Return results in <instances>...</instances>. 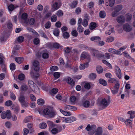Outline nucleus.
Instances as JSON below:
<instances>
[{
	"label": "nucleus",
	"instance_id": "nucleus-30",
	"mask_svg": "<svg viewBox=\"0 0 135 135\" xmlns=\"http://www.w3.org/2000/svg\"><path fill=\"white\" fill-rule=\"evenodd\" d=\"M96 27V23H95L91 22L90 24L89 28L91 30H92L95 28Z\"/></svg>",
	"mask_w": 135,
	"mask_h": 135
},
{
	"label": "nucleus",
	"instance_id": "nucleus-23",
	"mask_svg": "<svg viewBox=\"0 0 135 135\" xmlns=\"http://www.w3.org/2000/svg\"><path fill=\"white\" fill-rule=\"evenodd\" d=\"M33 126V124L32 123H29L27 124V127L29 128L30 131H31L30 133L34 132L33 129L32 128Z\"/></svg>",
	"mask_w": 135,
	"mask_h": 135
},
{
	"label": "nucleus",
	"instance_id": "nucleus-18",
	"mask_svg": "<svg viewBox=\"0 0 135 135\" xmlns=\"http://www.w3.org/2000/svg\"><path fill=\"white\" fill-rule=\"evenodd\" d=\"M24 60V58L23 57H16L15 58V60L18 63L20 64Z\"/></svg>",
	"mask_w": 135,
	"mask_h": 135
},
{
	"label": "nucleus",
	"instance_id": "nucleus-11",
	"mask_svg": "<svg viewBox=\"0 0 135 135\" xmlns=\"http://www.w3.org/2000/svg\"><path fill=\"white\" fill-rule=\"evenodd\" d=\"M88 16L87 15L85 16V18L86 19H84L83 20V22H82V25L84 27H86L88 25V21L87 20H89L88 18Z\"/></svg>",
	"mask_w": 135,
	"mask_h": 135
},
{
	"label": "nucleus",
	"instance_id": "nucleus-24",
	"mask_svg": "<svg viewBox=\"0 0 135 135\" xmlns=\"http://www.w3.org/2000/svg\"><path fill=\"white\" fill-rule=\"evenodd\" d=\"M91 40L93 41H98L100 40V38L99 36H94L90 38Z\"/></svg>",
	"mask_w": 135,
	"mask_h": 135
},
{
	"label": "nucleus",
	"instance_id": "nucleus-33",
	"mask_svg": "<svg viewBox=\"0 0 135 135\" xmlns=\"http://www.w3.org/2000/svg\"><path fill=\"white\" fill-rule=\"evenodd\" d=\"M59 30L57 28L55 29L53 32L54 34L56 36H58L59 35Z\"/></svg>",
	"mask_w": 135,
	"mask_h": 135
},
{
	"label": "nucleus",
	"instance_id": "nucleus-3",
	"mask_svg": "<svg viewBox=\"0 0 135 135\" xmlns=\"http://www.w3.org/2000/svg\"><path fill=\"white\" fill-rule=\"evenodd\" d=\"M123 30L126 32H130L132 30V27L128 23L124 24L123 26Z\"/></svg>",
	"mask_w": 135,
	"mask_h": 135
},
{
	"label": "nucleus",
	"instance_id": "nucleus-61",
	"mask_svg": "<svg viewBox=\"0 0 135 135\" xmlns=\"http://www.w3.org/2000/svg\"><path fill=\"white\" fill-rule=\"evenodd\" d=\"M63 14V13L61 10H59L57 12L56 15L59 17L62 16Z\"/></svg>",
	"mask_w": 135,
	"mask_h": 135
},
{
	"label": "nucleus",
	"instance_id": "nucleus-63",
	"mask_svg": "<svg viewBox=\"0 0 135 135\" xmlns=\"http://www.w3.org/2000/svg\"><path fill=\"white\" fill-rule=\"evenodd\" d=\"M39 39L38 38H35L33 40L34 43L35 45H38L39 44Z\"/></svg>",
	"mask_w": 135,
	"mask_h": 135
},
{
	"label": "nucleus",
	"instance_id": "nucleus-19",
	"mask_svg": "<svg viewBox=\"0 0 135 135\" xmlns=\"http://www.w3.org/2000/svg\"><path fill=\"white\" fill-rule=\"evenodd\" d=\"M89 56L88 54L85 52H83L81 55V58L82 60H83L87 57Z\"/></svg>",
	"mask_w": 135,
	"mask_h": 135
},
{
	"label": "nucleus",
	"instance_id": "nucleus-25",
	"mask_svg": "<svg viewBox=\"0 0 135 135\" xmlns=\"http://www.w3.org/2000/svg\"><path fill=\"white\" fill-rule=\"evenodd\" d=\"M24 39V38L22 36H19L18 38L17 41H15L14 42V44L17 43V42H18L19 43H21L23 42Z\"/></svg>",
	"mask_w": 135,
	"mask_h": 135
},
{
	"label": "nucleus",
	"instance_id": "nucleus-5",
	"mask_svg": "<svg viewBox=\"0 0 135 135\" xmlns=\"http://www.w3.org/2000/svg\"><path fill=\"white\" fill-rule=\"evenodd\" d=\"M115 69L117 76L119 79H121L122 78L121 71L119 67L117 65L115 66Z\"/></svg>",
	"mask_w": 135,
	"mask_h": 135
},
{
	"label": "nucleus",
	"instance_id": "nucleus-36",
	"mask_svg": "<svg viewBox=\"0 0 135 135\" xmlns=\"http://www.w3.org/2000/svg\"><path fill=\"white\" fill-rule=\"evenodd\" d=\"M29 85L30 88L32 87H34L36 84L32 80H29L28 81Z\"/></svg>",
	"mask_w": 135,
	"mask_h": 135
},
{
	"label": "nucleus",
	"instance_id": "nucleus-48",
	"mask_svg": "<svg viewBox=\"0 0 135 135\" xmlns=\"http://www.w3.org/2000/svg\"><path fill=\"white\" fill-rule=\"evenodd\" d=\"M30 98L31 100L33 101H35L36 100V98L35 96L32 94L30 95Z\"/></svg>",
	"mask_w": 135,
	"mask_h": 135
},
{
	"label": "nucleus",
	"instance_id": "nucleus-62",
	"mask_svg": "<svg viewBox=\"0 0 135 135\" xmlns=\"http://www.w3.org/2000/svg\"><path fill=\"white\" fill-rule=\"evenodd\" d=\"M81 12V9L80 7L77 8L75 11V12L77 15H78Z\"/></svg>",
	"mask_w": 135,
	"mask_h": 135
},
{
	"label": "nucleus",
	"instance_id": "nucleus-64",
	"mask_svg": "<svg viewBox=\"0 0 135 135\" xmlns=\"http://www.w3.org/2000/svg\"><path fill=\"white\" fill-rule=\"evenodd\" d=\"M71 34L74 37H76L78 35V32L75 30H73L71 32Z\"/></svg>",
	"mask_w": 135,
	"mask_h": 135
},
{
	"label": "nucleus",
	"instance_id": "nucleus-29",
	"mask_svg": "<svg viewBox=\"0 0 135 135\" xmlns=\"http://www.w3.org/2000/svg\"><path fill=\"white\" fill-rule=\"evenodd\" d=\"M37 104L40 105H43L44 104L45 101L42 99H40L37 100Z\"/></svg>",
	"mask_w": 135,
	"mask_h": 135
},
{
	"label": "nucleus",
	"instance_id": "nucleus-56",
	"mask_svg": "<svg viewBox=\"0 0 135 135\" xmlns=\"http://www.w3.org/2000/svg\"><path fill=\"white\" fill-rule=\"evenodd\" d=\"M90 105V103L88 101H85L83 103L84 106L85 107H88Z\"/></svg>",
	"mask_w": 135,
	"mask_h": 135
},
{
	"label": "nucleus",
	"instance_id": "nucleus-43",
	"mask_svg": "<svg viewBox=\"0 0 135 135\" xmlns=\"http://www.w3.org/2000/svg\"><path fill=\"white\" fill-rule=\"evenodd\" d=\"M12 101L9 100L7 101L5 103V105L7 107L9 106L12 105Z\"/></svg>",
	"mask_w": 135,
	"mask_h": 135
},
{
	"label": "nucleus",
	"instance_id": "nucleus-32",
	"mask_svg": "<svg viewBox=\"0 0 135 135\" xmlns=\"http://www.w3.org/2000/svg\"><path fill=\"white\" fill-rule=\"evenodd\" d=\"M106 14L104 11H101L99 13V16L102 18H104L106 16Z\"/></svg>",
	"mask_w": 135,
	"mask_h": 135
},
{
	"label": "nucleus",
	"instance_id": "nucleus-12",
	"mask_svg": "<svg viewBox=\"0 0 135 135\" xmlns=\"http://www.w3.org/2000/svg\"><path fill=\"white\" fill-rule=\"evenodd\" d=\"M132 121L129 119H127L125 122V123L126 125L129 127L132 128Z\"/></svg>",
	"mask_w": 135,
	"mask_h": 135
},
{
	"label": "nucleus",
	"instance_id": "nucleus-46",
	"mask_svg": "<svg viewBox=\"0 0 135 135\" xmlns=\"http://www.w3.org/2000/svg\"><path fill=\"white\" fill-rule=\"evenodd\" d=\"M25 78V75L22 74H19L18 76V79L20 80H22L24 79Z\"/></svg>",
	"mask_w": 135,
	"mask_h": 135
},
{
	"label": "nucleus",
	"instance_id": "nucleus-22",
	"mask_svg": "<svg viewBox=\"0 0 135 135\" xmlns=\"http://www.w3.org/2000/svg\"><path fill=\"white\" fill-rule=\"evenodd\" d=\"M21 90L26 91L28 89V86L25 84L22 85L20 87Z\"/></svg>",
	"mask_w": 135,
	"mask_h": 135
},
{
	"label": "nucleus",
	"instance_id": "nucleus-49",
	"mask_svg": "<svg viewBox=\"0 0 135 135\" xmlns=\"http://www.w3.org/2000/svg\"><path fill=\"white\" fill-rule=\"evenodd\" d=\"M42 56L43 58L46 59L49 57V55L47 53L44 52L42 54Z\"/></svg>",
	"mask_w": 135,
	"mask_h": 135
},
{
	"label": "nucleus",
	"instance_id": "nucleus-47",
	"mask_svg": "<svg viewBox=\"0 0 135 135\" xmlns=\"http://www.w3.org/2000/svg\"><path fill=\"white\" fill-rule=\"evenodd\" d=\"M78 4V2L76 1H73L71 6V7L72 8H75Z\"/></svg>",
	"mask_w": 135,
	"mask_h": 135
},
{
	"label": "nucleus",
	"instance_id": "nucleus-44",
	"mask_svg": "<svg viewBox=\"0 0 135 135\" xmlns=\"http://www.w3.org/2000/svg\"><path fill=\"white\" fill-rule=\"evenodd\" d=\"M84 28L81 25H78L77 28V30L79 32H82L83 31Z\"/></svg>",
	"mask_w": 135,
	"mask_h": 135
},
{
	"label": "nucleus",
	"instance_id": "nucleus-2",
	"mask_svg": "<svg viewBox=\"0 0 135 135\" xmlns=\"http://www.w3.org/2000/svg\"><path fill=\"white\" fill-rule=\"evenodd\" d=\"M25 96L21 94L18 98V100L22 107H26L28 106V104L27 102L25 101Z\"/></svg>",
	"mask_w": 135,
	"mask_h": 135
},
{
	"label": "nucleus",
	"instance_id": "nucleus-35",
	"mask_svg": "<svg viewBox=\"0 0 135 135\" xmlns=\"http://www.w3.org/2000/svg\"><path fill=\"white\" fill-rule=\"evenodd\" d=\"M47 125L49 127V128H52L54 127L55 126L54 124L52 122L50 121H47Z\"/></svg>",
	"mask_w": 135,
	"mask_h": 135
},
{
	"label": "nucleus",
	"instance_id": "nucleus-14",
	"mask_svg": "<svg viewBox=\"0 0 135 135\" xmlns=\"http://www.w3.org/2000/svg\"><path fill=\"white\" fill-rule=\"evenodd\" d=\"M67 123H70L76 120V118L75 117H71L67 118Z\"/></svg>",
	"mask_w": 135,
	"mask_h": 135
},
{
	"label": "nucleus",
	"instance_id": "nucleus-7",
	"mask_svg": "<svg viewBox=\"0 0 135 135\" xmlns=\"http://www.w3.org/2000/svg\"><path fill=\"white\" fill-rule=\"evenodd\" d=\"M52 8L53 9L54 11L57 10L59 9L60 7V5L57 2H54L52 4Z\"/></svg>",
	"mask_w": 135,
	"mask_h": 135
},
{
	"label": "nucleus",
	"instance_id": "nucleus-50",
	"mask_svg": "<svg viewBox=\"0 0 135 135\" xmlns=\"http://www.w3.org/2000/svg\"><path fill=\"white\" fill-rule=\"evenodd\" d=\"M116 51V50L113 48H110L108 50L109 52L114 54L115 53Z\"/></svg>",
	"mask_w": 135,
	"mask_h": 135
},
{
	"label": "nucleus",
	"instance_id": "nucleus-8",
	"mask_svg": "<svg viewBox=\"0 0 135 135\" xmlns=\"http://www.w3.org/2000/svg\"><path fill=\"white\" fill-rule=\"evenodd\" d=\"M97 127L95 125H93L91 126V129L90 131L89 132L88 134L89 135L93 134L95 132Z\"/></svg>",
	"mask_w": 135,
	"mask_h": 135
},
{
	"label": "nucleus",
	"instance_id": "nucleus-57",
	"mask_svg": "<svg viewBox=\"0 0 135 135\" xmlns=\"http://www.w3.org/2000/svg\"><path fill=\"white\" fill-rule=\"evenodd\" d=\"M116 81V80L113 78H111L109 79L108 80V82L109 83H114Z\"/></svg>",
	"mask_w": 135,
	"mask_h": 135
},
{
	"label": "nucleus",
	"instance_id": "nucleus-41",
	"mask_svg": "<svg viewBox=\"0 0 135 135\" xmlns=\"http://www.w3.org/2000/svg\"><path fill=\"white\" fill-rule=\"evenodd\" d=\"M15 8V6L13 4H10L8 7L9 11L11 12Z\"/></svg>",
	"mask_w": 135,
	"mask_h": 135
},
{
	"label": "nucleus",
	"instance_id": "nucleus-31",
	"mask_svg": "<svg viewBox=\"0 0 135 135\" xmlns=\"http://www.w3.org/2000/svg\"><path fill=\"white\" fill-rule=\"evenodd\" d=\"M97 75L95 74L92 73L89 75V78L91 80H93L95 79Z\"/></svg>",
	"mask_w": 135,
	"mask_h": 135
},
{
	"label": "nucleus",
	"instance_id": "nucleus-51",
	"mask_svg": "<svg viewBox=\"0 0 135 135\" xmlns=\"http://www.w3.org/2000/svg\"><path fill=\"white\" fill-rule=\"evenodd\" d=\"M44 113L45 115H48L50 112V110L48 108H46L44 110Z\"/></svg>",
	"mask_w": 135,
	"mask_h": 135
},
{
	"label": "nucleus",
	"instance_id": "nucleus-9",
	"mask_svg": "<svg viewBox=\"0 0 135 135\" xmlns=\"http://www.w3.org/2000/svg\"><path fill=\"white\" fill-rule=\"evenodd\" d=\"M65 108L66 109L73 111L77 109V108L75 107L67 105H65Z\"/></svg>",
	"mask_w": 135,
	"mask_h": 135
},
{
	"label": "nucleus",
	"instance_id": "nucleus-42",
	"mask_svg": "<svg viewBox=\"0 0 135 135\" xmlns=\"http://www.w3.org/2000/svg\"><path fill=\"white\" fill-rule=\"evenodd\" d=\"M32 118V116H31L27 117L24 120V122L25 123H27L29 122L31 119Z\"/></svg>",
	"mask_w": 135,
	"mask_h": 135
},
{
	"label": "nucleus",
	"instance_id": "nucleus-38",
	"mask_svg": "<svg viewBox=\"0 0 135 135\" xmlns=\"http://www.w3.org/2000/svg\"><path fill=\"white\" fill-rule=\"evenodd\" d=\"M63 36L65 39H67L69 37V33L67 32H64L63 33Z\"/></svg>",
	"mask_w": 135,
	"mask_h": 135
},
{
	"label": "nucleus",
	"instance_id": "nucleus-28",
	"mask_svg": "<svg viewBox=\"0 0 135 135\" xmlns=\"http://www.w3.org/2000/svg\"><path fill=\"white\" fill-rule=\"evenodd\" d=\"M39 127L41 129H44L46 128L47 125L45 123H42L40 124Z\"/></svg>",
	"mask_w": 135,
	"mask_h": 135
},
{
	"label": "nucleus",
	"instance_id": "nucleus-1",
	"mask_svg": "<svg viewBox=\"0 0 135 135\" xmlns=\"http://www.w3.org/2000/svg\"><path fill=\"white\" fill-rule=\"evenodd\" d=\"M39 62L37 60H35L32 62V70L30 72V75L32 78H36L37 76L36 74H37L35 71H38L39 69Z\"/></svg>",
	"mask_w": 135,
	"mask_h": 135
},
{
	"label": "nucleus",
	"instance_id": "nucleus-21",
	"mask_svg": "<svg viewBox=\"0 0 135 135\" xmlns=\"http://www.w3.org/2000/svg\"><path fill=\"white\" fill-rule=\"evenodd\" d=\"M123 8L122 5H118L116 6L114 8V10L116 11L117 12H119Z\"/></svg>",
	"mask_w": 135,
	"mask_h": 135
},
{
	"label": "nucleus",
	"instance_id": "nucleus-54",
	"mask_svg": "<svg viewBox=\"0 0 135 135\" xmlns=\"http://www.w3.org/2000/svg\"><path fill=\"white\" fill-rule=\"evenodd\" d=\"M84 87L85 89L89 90L90 88V84L88 83H86L84 84Z\"/></svg>",
	"mask_w": 135,
	"mask_h": 135
},
{
	"label": "nucleus",
	"instance_id": "nucleus-20",
	"mask_svg": "<svg viewBox=\"0 0 135 135\" xmlns=\"http://www.w3.org/2000/svg\"><path fill=\"white\" fill-rule=\"evenodd\" d=\"M89 66V64L88 62H86L83 65L82 64H80V68L81 70H84L85 68H87Z\"/></svg>",
	"mask_w": 135,
	"mask_h": 135
},
{
	"label": "nucleus",
	"instance_id": "nucleus-4",
	"mask_svg": "<svg viewBox=\"0 0 135 135\" xmlns=\"http://www.w3.org/2000/svg\"><path fill=\"white\" fill-rule=\"evenodd\" d=\"M110 102V98H108L107 101L105 99H103L101 101L100 105L104 108H105L108 106Z\"/></svg>",
	"mask_w": 135,
	"mask_h": 135
},
{
	"label": "nucleus",
	"instance_id": "nucleus-15",
	"mask_svg": "<svg viewBox=\"0 0 135 135\" xmlns=\"http://www.w3.org/2000/svg\"><path fill=\"white\" fill-rule=\"evenodd\" d=\"M95 53H97L96 57L98 58L103 57L104 56V55L103 54L99 51H95L94 53L95 54Z\"/></svg>",
	"mask_w": 135,
	"mask_h": 135
},
{
	"label": "nucleus",
	"instance_id": "nucleus-60",
	"mask_svg": "<svg viewBox=\"0 0 135 135\" xmlns=\"http://www.w3.org/2000/svg\"><path fill=\"white\" fill-rule=\"evenodd\" d=\"M114 32V28H112L110 30H109L108 31L105 32V34H107L108 35H110L111 33Z\"/></svg>",
	"mask_w": 135,
	"mask_h": 135
},
{
	"label": "nucleus",
	"instance_id": "nucleus-39",
	"mask_svg": "<svg viewBox=\"0 0 135 135\" xmlns=\"http://www.w3.org/2000/svg\"><path fill=\"white\" fill-rule=\"evenodd\" d=\"M114 38L113 37L109 36L106 39V41L108 42H111L114 41Z\"/></svg>",
	"mask_w": 135,
	"mask_h": 135
},
{
	"label": "nucleus",
	"instance_id": "nucleus-10",
	"mask_svg": "<svg viewBox=\"0 0 135 135\" xmlns=\"http://www.w3.org/2000/svg\"><path fill=\"white\" fill-rule=\"evenodd\" d=\"M117 20L119 23H123L125 21L124 18L122 16L118 17L117 18Z\"/></svg>",
	"mask_w": 135,
	"mask_h": 135
},
{
	"label": "nucleus",
	"instance_id": "nucleus-6",
	"mask_svg": "<svg viewBox=\"0 0 135 135\" xmlns=\"http://www.w3.org/2000/svg\"><path fill=\"white\" fill-rule=\"evenodd\" d=\"M27 16V14L25 13H23L21 16L22 19L24 20V22L26 23H28V22Z\"/></svg>",
	"mask_w": 135,
	"mask_h": 135
},
{
	"label": "nucleus",
	"instance_id": "nucleus-53",
	"mask_svg": "<svg viewBox=\"0 0 135 135\" xmlns=\"http://www.w3.org/2000/svg\"><path fill=\"white\" fill-rule=\"evenodd\" d=\"M10 69L12 70H13L15 69V64L13 63H11L10 65Z\"/></svg>",
	"mask_w": 135,
	"mask_h": 135
},
{
	"label": "nucleus",
	"instance_id": "nucleus-45",
	"mask_svg": "<svg viewBox=\"0 0 135 135\" xmlns=\"http://www.w3.org/2000/svg\"><path fill=\"white\" fill-rule=\"evenodd\" d=\"M109 5L112 7L113 6L115 3V0H109Z\"/></svg>",
	"mask_w": 135,
	"mask_h": 135
},
{
	"label": "nucleus",
	"instance_id": "nucleus-34",
	"mask_svg": "<svg viewBox=\"0 0 135 135\" xmlns=\"http://www.w3.org/2000/svg\"><path fill=\"white\" fill-rule=\"evenodd\" d=\"M29 24L31 25H33L35 23V19L34 18H31L28 20Z\"/></svg>",
	"mask_w": 135,
	"mask_h": 135
},
{
	"label": "nucleus",
	"instance_id": "nucleus-59",
	"mask_svg": "<svg viewBox=\"0 0 135 135\" xmlns=\"http://www.w3.org/2000/svg\"><path fill=\"white\" fill-rule=\"evenodd\" d=\"M57 17L56 15H53L51 17V21L52 22H55L57 20Z\"/></svg>",
	"mask_w": 135,
	"mask_h": 135
},
{
	"label": "nucleus",
	"instance_id": "nucleus-40",
	"mask_svg": "<svg viewBox=\"0 0 135 135\" xmlns=\"http://www.w3.org/2000/svg\"><path fill=\"white\" fill-rule=\"evenodd\" d=\"M6 117L8 119H10L11 116V114L10 111L9 110H8L7 112H6Z\"/></svg>",
	"mask_w": 135,
	"mask_h": 135
},
{
	"label": "nucleus",
	"instance_id": "nucleus-37",
	"mask_svg": "<svg viewBox=\"0 0 135 135\" xmlns=\"http://www.w3.org/2000/svg\"><path fill=\"white\" fill-rule=\"evenodd\" d=\"M126 21H130L132 18V15L131 14L128 13L126 15Z\"/></svg>",
	"mask_w": 135,
	"mask_h": 135
},
{
	"label": "nucleus",
	"instance_id": "nucleus-55",
	"mask_svg": "<svg viewBox=\"0 0 135 135\" xmlns=\"http://www.w3.org/2000/svg\"><path fill=\"white\" fill-rule=\"evenodd\" d=\"M29 130L27 128H25L23 131V133L24 135H27L29 133Z\"/></svg>",
	"mask_w": 135,
	"mask_h": 135
},
{
	"label": "nucleus",
	"instance_id": "nucleus-27",
	"mask_svg": "<svg viewBox=\"0 0 135 135\" xmlns=\"http://www.w3.org/2000/svg\"><path fill=\"white\" fill-rule=\"evenodd\" d=\"M96 70L97 73L99 74L102 73L103 71L102 67L100 66H97Z\"/></svg>",
	"mask_w": 135,
	"mask_h": 135
},
{
	"label": "nucleus",
	"instance_id": "nucleus-58",
	"mask_svg": "<svg viewBox=\"0 0 135 135\" xmlns=\"http://www.w3.org/2000/svg\"><path fill=\"white\" fill-rule=\"evenodd\" d=\"M50 69L52 71H56L58 69V68L56 66H53L50 68Z\"/></svg>",
	"mask_w": 135,
	"mask_h": 135
},
{
	"label": "nucleus",
	"instance_id": "nucleus-16",
	"mask_svg": "<svg viewBox=\"0 0 135 135\" xmlns=\"http://www.w3.org/2000/svg\"><path fill=\"white\" fill-rule=\"evenodd\" d=\"M103 133V131L101 128H98L97 131L95 133V135H102Z\"/></svg>",
	"mask_w": 135,
	"mask_h": 135
},
{
	"label": "nucleus",
	"instance_id": "nucleus-17",
	"mask_svg": "<svg viewBox=\"0 0 135 135\" xmlns=\"http://www.w3.org/2000/svg\"><path fill=\"white\" fill-rule=\"evenodd\" d=\"M127 114H130V118L131 119L135 117V112L133 111H130L127 112Z\"/></svg>",
	"mask_w": 135,
	"mask_h": 135
},
{
	"label": "nucleus",
	"instance_id": "nucleus-13",
	"mask_svg": "<svg viewBox=\"0 0 135 135\" xmlns=\"http://www.w3.org/2000/svg\"><path fill=\"white\" fill-rule=\"evenodd\" d=\"M67 82L69 84H70L72 86H74L75 85V82L73 81V80L70 78H68L67 79Z\"/></svg>",
	"mask_w": 135,
	"mask_h": 135
},
{
	"label": "nucleus",
	"instance_id": "nucleus-52",
	"mask_svg": "<svg viewBox=\"0 0 135 135\" xmlns=\"http://www.w3.org/2000/svg\"><path fill=\"white\" fill-rule=\"evenodd\" d=\"M10 97L12 100H15L16 99V96L12 91H10Z\"/></svg>",
	"mask_w": 135,
	"mask_h": 135
},
{
	"label": "nucleus",
	"instance_id": "nucleus-26",
	"mask_svg": "<svg viewBox=\"0 0 135 135\" xmlns=\"http://www.w3.org/2000/svg\"><path fill=\"white\" fill-rule=\"evenodd\" d=\"M99 83L100 84L103 86H106L107 85V82L104 79H100L99 80Z\"/></svg>",
	"mask_w": 135,
	"mask_h": 135
}]
</instances>
